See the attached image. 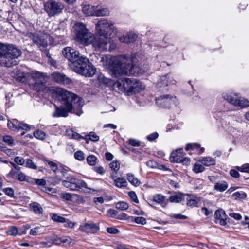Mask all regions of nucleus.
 Returning a JSON list of instances; mask_svg holds the SVG:
<instances>
[{
	"instance_id": "nucleus-6",
	"label": "nucleus",
	"mask_w": 249,
	"mask_h": 249,
	"mask_svg": "<svg viewBox=\"0 0 249 249\" xmlns=\"http://www.w3.org/2000/svg\"><path fill=\"white\" fill-rule=\"evenodd\" d=\"M74 28L77 41L85 45L92 44L93 46L95 41V36L89 32L84 24L81 22L76 23Z\"/></svg>"
},
{
	"instance_id": "nucleus-29",
	"label": "nucleus",
	"mask_w": 249,
	"mask_h": 249,
	"mask_svg": "<svg viewBox=\"0 0 249 249\" xmlns=\"http://www.w3.org/2000/svg\"><path fill=\"white\" fill-rule=\"evenodd\" d=\"M126 177L129 182L135 186H138L141 184V181L131 173L127 174Z\"/></svg>"
},
{
	"instance_id": "nucleus-54",
	"label": "nucleus",
	"mask_w": 249,
	"mask_h": 249,
	"mask_svg": "<svg viewBox=\"0 0 249 249\" xmlns=\"http://www.w3.org/2000/svg\"><path fill=\"white\" fill-rule=\"evenodd\" d=\"M107 231L110 234H116L119 233V230L114 227H108L107 229Z\"/></svg>"
},
{
	"instance_id": "nucleus-41",
	"label": "nucleus",
	"mask_w": 249,
	"mask_h": 249,
	"mask_svg": "<svg viewBox=\"0 0 249 249\" xmlns=\"http://www.w3.org/2000/svg\"><path fill=\"white\" fill-rule=\"evenodd\" d=\"M34 136L37 139L43 140L45 138V133L41 130H36L34 132Z\"/></svg>"
},
{
	"instance_id": "nucleus-40",
	"label": "nucleus",
	"mask_w": 249,
	"mask_h": 249,
	"mask_svg": "<svg viewBox=\"0 0 249 249\" xmlns=\"http://www.w3.org/2000/svg\"><path fill=\"white\" fill-rule=\"evenodd\" d=\"M25 166L34 170H36L37 166L35 165L33 160L30 159H27L25 162Z\"/></svg>"
},
{
	"instance_id": "nucleus-10",
	"label": "nucleus",
	"mask_w": 249,
	"mask_h": 249,
	"mask_svg": "<svg viewBox=\"0 0 249 249\" xmlns=\"http://www.w3.org/2000/svg\"><path fill=\"white\" fill-rule=\"evenodd\" d=\"M222 97L224 100L236 107H243L249 106V102L248 100L241 98L236 94L223 93L222 94Z\"/></svg>"
},
{
	"instance_id": "nucleus-24",
	"label": "nucleus",
	"mask_w": 249,
	"mask_h": 249,
	"mask_svg": "<svg viewBox=\"0 0 249 249\" xmlns=\"http://www.w3.org/2000/svg\"><path fill=\"white\" fill-rule=\"evenodd\" d=\"M96 6L89 4L84 5L82 7V11L87 16H95Z\"/></svg>"
},
{
	"instance_id": "nucleus-13",
	"label": "nucleus",
	"mask_w": 249,
	"mask_h": 249,
	"mask_svg": "<svg viewBox=\"0 0 249 249\" xmlns=\"http://www.w3.org/2000/svg\"><path fill=\"white\" fill-rule=\"evenodd\" d=\"M132 78H125L120 79L116 82L113 86L114 88H117L120 91H125L127 93H130L132 87Z\"/></svg>"
},
{
	"instance_id": "nucleus-12",
	"label": "nucleus",
	"mask_w": 249,
	"mask_h": 249,
	"mask_svg": "<svg viewBox=\"0 0 249 249\" xmlns=\"http://www.w3.org/2000/svg\"><path fill=\"white\" fill-rule=\"evenodd\" d=\"M157 105L161 107L168 108L173 105H176L177 99L175 96L168 94L161 95L156 99Z\"/></svg>"
},
{
	"instance_id": "nucleus-52",
	"label": "nucleus",
	"mask_w": 249,
	"mask_h": 249,
	"mask_svg": "<svg viewBox=\"0 0 249 249\" xmlns=\"http://www.w3.org/2000/svg\"><path fill=\"white\" fill-rule=\"evenodd\" d=\"M134 221L137 224H141L142 225H144L146 223V219L143 217H134Z\"/></svg>"
},
{
	"instance_id": "nucleus-50",
	"label": "nucleus",
	"mask_w": 249,
	"mask_h": 249,
	"mask_svg": "<svg viewBox=\"0 0 249 249\" xmlns=\"http://www.w3.org/2000/svg\"><path fill=\"white\" fill-rule=\"evenodd\" d=\"M14 161L15 163L18 165H23L26 162V160L24 159L23 158L17 156L15 158Z\"/></svg>"
},
{
	"instance_id": "nucleus-56",
	"label": "nucleus",
	"mask_w": 249,
	"mask_h": 249,
	"mask_svg": "<svg viewBox=\"0 0 249 249\" xmlns=\"http://www.w3.org/2000/svg\"><path fill=\"white\" fill-rule=\"evenodd\" d=\"M129 196L131 198V199L135 203H138L139 200L137 198V195L136 193L133 191H131L129 192Z\"/></svg>"
},
{
	"instance_id": "nucleus-37",
	"label": "nucleus",
	"mask_w": 249,
	"mask_h": 249,
	"mask_svg": "<svg viewBox=\"0 0 249 249\" xmlns=\"http://www.w3.org/2000/svg\"><path fill=\"white\" fill-rule=\"evenodd\" d=\"M86 140H90L91 141L96 142L99 139V137L94 132H90L88 135L85 136Z\"/></svg>"
},
{
	"instance_id": "nucleus-19",
	"label": "nucleus",
	"mask_w": 249,
	"mask_h": 249,
	"mask_svg": "<svg viewBox=\"0 0 249 249\" xmlns=\"http://www.w3.org/2000/svg\"><path fill=\"white\" fill-rule=\"evenodd\" d=\"M51 77L53 81L60 84L69 85L71 82V79L59 72L52 73Z\"/></svg>"
},
{
	"instance_id": "nucleus-22",
	"label": "nucleus",
	"mask_w": 249,
	"mask_h": 249,
	"mask_svg": "<svg viewBox=\"0 0 249 249\" xmlns=\"http://www.w3.org/2000/svg\"><path fill=\"white\" fill-rule=\"evenodd\" d=\"M138 37L136 34L129 32L126 35H123L119 37V40L123 43H130L135 41Z\"/></svg>"
},
{
	"instance_id": "nucleus-60",
	"label": "nucleus",
	"mask_w": 249,
	"mask_h": 249,
	"mask_svg": "<svg viewBox=\"0 0 249 249\" xmlns=\"http://www.w3.org/2000/svg\"><path fill=\"white\" fill-rule=\"evenodd\" d=\"M60 243L65 244V245H69L71 241V239L69 237H63L59 239Z\"/></svg>"
},
{
	"instance_id": "nucleus-49",
	"label": "nucleus",
	"mask_w": 249,
	"mask_h": 249,
	"mask_svg": "<svg viewBox=\"0 0 249 249\" xmlns=\"http://www.w3.org/2000/svg\"><path fill=\"white\" fill-rule=\"evenodd\" d=\"M146 165L151 168H157L159 165L156 161L153 160H149L146 162Z\"/></svg>"
},
{
	"instance_id": "nucleus-30",
	"label": "nucleus",
	"mask_w": 249,
	"mask_h": 249,
	"mask_svg": "<svg viewBox=\"0 0 249 249\" xmlns=\"http://www.w3.org/2000/svg\"><path fill=\"white\" fill-rule=\"evenodd\" d=\"M2 141L6 145L9 147H13L15 145L14 139L10 135H5L3 136Z\"/></svg>"
},
{
	"instance_id": "nucleus-48",
	"label": "nucleus",
	"mask_w": 249,
	"mask_h": 249,
	"mask_svg": "<svg viewBox=\"0 0 249 249\" xmlns=\"http://www.w3.org/2000/svg\"><path fill=\"white\" fill-rule=\"evenodd\" d=\"M47 163L53 172L56 173L58 170L57 164L52 161H47Z\"/></svg>"
},
{
	"instance_id": "nucleus-42",
	"label": "nucleus",
	"mask_w": 249,
	"mask_h": 249,
	"mask_svg": "<svg viewBox=\"0 0 249 249\" xmlns=\"http://www.w3.org/2000/svg\"><path fill=\"white\" fill-rule=\"evenodd\" d=\"M67 133L68 136L71 137L73 139L78 140L83 138V137L79 134L75 132H74L72 130L67 131Z\"/></svg>"
},
{
	"instance_id": "nucleus-36",
	"label": "nucleus",
	"mask_w": 249,
	"mask_h": 249,
	"mask_svg": "<svg viewBox=\"0 0 249 249\" xmlns=\"http://www.w3.org/2000/svg\"><path fill=\"white\" fill-rule=\"evenodd\" d=\"M205 169L204 166L202 164L195 163L193 170L196 173H199L203 172Z\"/></svg>"
},
{
	"instance_id": "nucleus-26",
	"label": "nucleus",
	"mask_w": 249,
	"mask_h": 249,
	"mask_svg": "<svg viewBox=\"0 0 249 249\" xmlns=\"http://www.w3.org/2000/svg\"><path fill=\"white\" fill-rule=\"evenodd\" d=\"M199 162L202 164L207 166L214 165L215 164V160L209 156L202 158L199 160Z\"/></svg>"
},
{
	"instance_id": "nucleus-58",
	"label": "nucleus",
	"mask_w": 249,
	"mask_h": 249,
	"mask_svg": "<svg viewBox=\"0 0 249 249\" xmlns=\"http://www.w3.org/2000/svg\"><path fill=\"white\" fill-rule=\"evenodd\" d=\"M159 134L157 132H154L148 135L147 136V139L150 141H153L158 137Z\"/></svg>"
},
{
	"instance_id": "nucleus-3",
	"label": "nucleus",
	"mask_w": 249,
	"mask_h": 249,
	"mask_svg": "<svg viewBox=\"0 0 249 249\" xmlns=\"http://www.w3.org/2000/svg\"><path fill=\"white\" fill-rule=\"evenodd\" d=\"M96 29L97 34L93 44L95 49L101 51L114 50L116 48V44L108 37L109 33L114 30L112 23L105 19L100 20L96 25Z\"/></svg>"
},
{
	"instance_id": "nucleus-31",
	"label": "nucleus",
	"mask_w": 249,
	"mask_h": 249,
	"mask_svg": "<svg viewBox=\"0 0 249 249\" xmlns=\"http://www.w3.org/2000/svg\"><path fill=\"white\" fill-rule=\"evenodd\" d=\"M30 207L33 211L36 214H41L43 213V208L40 204L37 202H33L30 204Z\"/></svg>"
},
{
	"instance_id": "nucleus-55",
	"label": "nucleus",
	"mask_w": 249,
	"mask_h": 249,
	"mask_svg": "<svg viewBox=\"0 0 249 249\" xmlns=\"http://www.w3.org/2000/svg\"><path fill=\"white\" fill-rule=\"evenodd\" d=\"M128 142L133 146H139L140 145V142L136 139L130 138L129 139Z\"/></svg>"
},
{
	"instance_id": "nucleus-33",
	"label": "nucleus",
	"mask_w": 249,
	"mask_h": 249,
	"mask_svg": "<svg viewBox=\"0 0 249 249\" xmlns=\"http://www.w3.org/2000/svg\"><path fill=\"white\" fill-rule=\"evenodd\" d=\"M165 199V197L161 194H156L153 196V200L157 203L162 204Z\"/></svg>"
},
{
	"instance_id": "nucleus-28",
	"label": "nucleus",
	"mask_w": 249,
	"mask_h": 249,
	"mask_svg": "<svg viewBox=\"0 0 249 249\" xmlns=\"http://www.w3.org/2000/svg\"><path fill=\"white\" fill-rule=\"evenodd\" d=\"M114 184L118 188H125L127 186L128 183L126 180L123 178H117L114 179Z\"/></svg>"
},
{
	"instance_id": "nucleus-15",
	"label": "nucleus",
	"mask_w": 249,
	"mask_h": 249,
	"mask_svg": "<svg viewBox=\"0 0 249 249\" xmlns=\"http://www.w3.org/2000/svg\"><path fill=\"white\" fill-rule=\"evenodd\" d=\"M62 52L63 56L69 60L70 63L76 61L80 57L79 52L71 47H65Z\"/></svg>"
},
{
	"instance_id": "nucleus-39",
	"label": "nucleus",
	"mask_w": 249,
	"mask_h": 249,
	"mask_svg": "<svg viewBox=\"0 0 249 249\" xmlns=\"http://www.w3.org/2000/svg\"><path fill=\"white\" fill-rule=\"evenodd\" d=\"M97 160V157L93 155H89L87 158V161L88 163L91 166H93L96 164Z\"/></svg>"
},
{
	"instance_id": "nucleus-17",
	"label": "nucleus",
	"mask_w": 249,
	"mask_h": 249,
	"mask_svg": "<svg viewBox=\"0 0 249 249\" xmlns=\"http://www.w3.org/2000/svg\"><path fill=\"white\" fill-rule=\"evenodd\" d=\"M79 230L87 233H94L99 230V227L97 224L89 221L80 225Z\"/></svg>"
},
{
	"instance_id": "nucleus-34",
	"label": "nucleus",
	"mask_w": 249,
	"mask_h": 249,
	"mask_svg": "<svg viewBox=\"0 0 249 249\" xmlns=\"http://www.w3.org/2000/svg\"><path fill=\"white\" fill-rule=\"evenodd\" d=\"M183 196L181 194H178L171 196L169 200L171 202L178 203L182 201L183 199Z\"/></svg>"
},
{
	"instance_id": "nucleus-21",
	"label": "nucleus",
	"mask_w": 249,
	"mask_h": 249,
	"mask_svg": "<svg viewBox=\"0 0 249 249\" xmlns=\"http://www.w3.org/2000/svg\"><path fill=\"white\" fill-rule=\"evenodd\" d=\"M132 87L131 88L130 93H136L140 92L145 88L144 84L136 79L132 78Z\"/></svg>"
},
{
	"instance_id": "nucleus-8",
	"label": "nucleus",
	"mask_w": 249,
	"mask_h": 249,
	"mask_svg": "<svg viewBox=\"0 0 249 249\" xmlns=\"http://www.w3.org/2000/svg\"><path fill=\"white\" fill-rule=\"evenodd\" d=\"M28 36L33 41L34 44L38 47L45 48L48 45V41L51 43L53 38L48 34L33 33L29 32L27 33Z\"/></svg>"
},
{
	"instance_id": "nucleus-16",
	"label": "nucleus",
	"mask_w": 249,
	"mask_h": 249,
	"mask_svg": "<svg viewBox=\"0 0 249 249\" xmlns=\"http://www.w3.org/2000/svg\"><path fill=\"white\" fill-rule=\"evenodd\" d=\"M183 151V148L177 149L175 151L172 152L170 157V160L172 162L177 163H183L187 165L189 163V159L183 157L181 154Z\"/></svg>"
},
{
	"instance_id": "nucleus-18",
	"label": "nucleus",
	"mask_w": 249,
	"mask_h": 249,
	"mask_svg": "<svg viewBox=\"0 0 249 249\" xmlns=\"http://www.w3.org/2000/svg\"><path fill=\"white\" fill-rule=\"evenodd\" d=\"M214 218L215 223H219L222 226H225L227 224V215L222 209H219L215 212Z\"/></svg>"
},
{
	"instance_id": "nucleus-32",
	"label": "nucleus",
	"mask_w": 249,
	"mask_h": 249,
	"mask_svg": "<svg viewBox=\"0 0 249 249\" xmlns=\"http://www.w3.org/2000/svg\"><path fill=\"white\" fill-rule=\"evenodd\" d=\"M200 201V198L196 196H192L188 199L187 204L191 207H196Z\"/></svg>"
},
{
	"instance_id": "nucleus-64",
	"label": "nucleus",
	"mask_w": 249,
	"mask_h": 249,
	"mask_svg": "<svg viewBox=\"0 0 249 249\" xmlns=\"http://www.w3.org/2000/svg\"><path fill=\"white\" fill-rule=\"evenodd\" d=\"M36 184L39 186H45L46 184V181L43 179H35Z\"/></svg>"
},
{
	"instance_id": "nucleus-35",
	"label": "nucleus",
	"mask_w": 249,
	"mask_h": 249,
	"mask_svg": "<svg viewBox=\"0 0 249 249\" xmlns=\"http://www.w3.org/2000/svg\"><path fill=\"white\" fill-rule=\"evenodd\" d=\"M52 219L56 222H59V223H65L66 222V219L64 217L61 216L60 215H58L57 214L53 213L52 215L51 216Z\"/></svg>"
},
{
	"instance_id": "nucleus-45",
	"label": "nucleus",
	"mask_w": 249,
	"mask_h": 249,
	"mask_svg": "<svg viewBox=\"0 0 249 249\" xmlns=\"http://www.w3.org/2000/svg\"><path fill=\"white\" fill-rule=\"evenodd\" d=\"M110 168L114 171H117L120 169V163L117 161H113L109 164Z\"/></svg>"
},
{
	"instance_id": "nucleus-53",
	"label": "nucleus",
	"mask_w": 249,
	"mask_h": 249,
	"mask_svg": "<svg viewBox=\"0 0 249 249\" xmlns=\"http://www.w3.org/2000/svg\"><path fill=\"white\" fill-rule=\"evenodd\" d=\"M74 196L70 193H65L62 194V198L67 201H72V197Z\"/></svg>"
},
{
	"instance_id": "nucleus-59",
	"label": "nucleus",
	"mask_w": 249,
	"mask_h": 249,
	"mask_svg": "<svg viewBox=\"0 0 249 249\" xmlns=\"http://www.w3.org/2000/svg\"><path fill=\"white\" fill-rule=\"evenodd\" d=\"M18 173L17 170H15L14 169H12L7 174V176L11 177L14 179H16L18 176Z\"/></svg>"
},
{
	"instance_id": "nucleus-44",
	"label": "nucleus",
	"mask_w": 249,
	"mask_h": 249,
	"mask_svg": "<svg viewBox=\"0 0 249 249\" xmlns=\"http://www.w3.org/2000/svg\"><path fill=\"white\" fill-rule=\"evenodd\" d=\"M2 191L8 196L10 197H13L14 196V191L10 187H7L2 189Z\"/></svg>"
},
{
	"instance_id": "nucleus-2",
	"label": "nucleus",
	"mask_w": 249,
	"mask_h": 249,
	"mask_svg": "<svg viewBox=\"0 0 249 249\" xmlns=\"http://www.w3.org/2000/svg\"><path fill=\"white\" fill-rule=\"evenodd\" d=\"M56 92L60 97L65 107H58L55 105V112L53 114L54 117H66L68 113L72 111L78 116L82 113V107L84 105V101L81 98L62 88L57 89Z\"/></svg>"
},
{
	"instance_id": "nucleus-38",
	"label": "nucleus",
	"mask_w": 249,
	"mask_h": 249,
	"mask_svg": "<svg viewBox=\"0 0 249 249\" xmlns=\"http://www.w3.org/2000/svg\"><path fill=\"white\" fill-rule=\"evenodd\" d=\"M115 206L117 209L121 210H126L129 207V205L124 201L119 202L116 204Z\"/></svg>"
},
{
	"instance_id": "nucleus-63",
	"label": "nucleus",
	"mask_w": 249,
	"mask_h": 249,
	"mask_svg": "<svg viewBox=\"0 0 249 249\" xmlns=\"http://www.w3.org/2000/svg\"><path fill=\"white\" fill-rule=\"evenodd\" d=\"M94 171L101 175H103L105 173V170L102 166L94 167Z\"/></svg>"
},
{
	"instance_id": "nucleus-57",
	"label": "nucleus",
	"mask_w": 249,
	"mask_h": 249,
	"mask_svg": "<svg viewBox=\"0 0 249 249\" xmlns=\"http://www.w3.org/2000/svg\"><path fill=\"white\" fill-rule=\"evenodd\" d=\"M26 175L23 173L20 172L18 173V176L16 179L20 181H23L26 180Z\"/></svg>"
},
{
	"instance_id": "nucleus-1",
	"label": "nucleus",
	"mask_w": 249,
	"mask_h": 249,
	"mask_svg": "<svg viewBox=\"0 0 249 249\" xmlns=\"http://www.w3.org/2000/svg\"><path fill=\"white\" fill-rule=\"evenodd\" d=\"M104 64L105 68L109 69L113 77L118 78L124 75H135L143 72L139 66L133 64L131 58L124 56L106 57Z\"/></svg>"
},
{
	"instance_id": "nucleus-5",
	"label": "nucleus",
	"mask_w": 249,
	"mask_h": 249,
	"mask_svg": "<svg viewBox=\"0 0 249 249\" xmlns=\"http://www.w3.org/2000/svg\"><path fill=\"white\" fill-rule=\"evenodd\" d=\"M69 65L75 72L86 77H92L96 72V68L86 57L81 56Z\"/></svg>"
},
{
	"instance_id": "nucleus-25",
	"label": "nucleus",
	"mask_w": 249,
	"mask_h": 249,
	"mask_svg": "<svg viewBox=\"0 0 249 249\" xmlns=\"http://www.w3.org/2000/svg\"><path fill=\"white\" fill-rule=\"evenodd\" d=\"M95 16L97 17L106 16L109 14L110 11L108 8L102 7L101 6H96Z\"/></svg>"
},
{
	"instance_id": "nucleus-7",
	"label": "nucleus",
	"mask_w": 249,
	"mask_h": 249,
	"mask_svg": "<svg viewBox=\"0 0 249 249\" xmlns=\"http://www.w3.org/2000/svg\"><path fill=\"white\" fill-rule=\"evenodd\" d=\"M62 185L71 191L83 192L89 189L83 180L75 178L72 176H67L65 180L61 181Z\"/></svg>"
},
{
	"instance_id": "nucleus-46",
	"label": "nucleus",
	"mask_w": 249,
	"mask_h": 249,
	"mask_svg": "<svg viewBox=\"0 0 249 249\" xmlns=\"http://www.w3.org/2000/svg\"><path fill=\"white\" fill-rule=\"evenodd\" d=\"M74 157L76 160L79 161H83L85 159L84 154L81 151H76L74 153Z\"/></svg>"
},
{
	"instance_id": "nucleus-11",
	"label": "nucleus",
	"mask_w": 249,
	"mask_h": 249,
	"mask_svg": "<svg viewBox=\"0 0 249 249\" xmlns=\"http://www.w3.org/2000/svg\"><path fill=\"white\" fill-rule=\"evenodd\" d=\"M44 8L46 13L51 17L61 13L64 6L61 2L50 0L45 3Z\"/></svg>"
},
{
	"instance_id": "nucleus-47",
	"label": "nucleus",
	"mask_w": 249,
	"mask_h": 249,
	"mask_svg": "<svg viewBox=\"0 0 249 249\" xmlns=\"http://www.w3.org/2000/svg\"><path fill=\"white\" fill-rule=\"evenodd\" d=\"M40 229L41 228L40 227H36L30 230V234L33 236H36L39 234H40L41 233Z\"/></svg>"
},
{
	"instance_id": "nucleus-4",
	"label": "nucleus",
	"mask_w": 249,
	"mask_h": 249,
	"mask_svg": "<svg viewBox=\"0 0 249 249\" xmlns=\"http://www.w3.org/2000/svg\"><path fill=\"white\" fill-rule=\"evenodd\" d=\"M22 54V51L16 45L0 42V66L11 68L18 65L17 59Z\"/></svg>"
},
{
	"instance_id": "nucleus-51",
	"label": "nucleus",
	"mask_w": 249,
	"mask_h": 249,
	"mask_svg": "<svg viewBox=\"0 0 249 249\" xmlns=\"http://www.w3.org/2000/svg\"><path fill=\"white\" fill-rule=\"evenodd\" d=\"M232 196L235 198H245L246 197L247 195L243 192H236L232 194Z\"/></svg>"
},
{
	"instance_id": "nucleus-62",
	"label": "nucleus",
	"mask_w": 249,
	"mask_h": 249,
	"mask_svg": "<svg viewBox=\"0 0 249 249\" xmlns=\"http://www.w3.org/2000/svg\"><path fill=\"white\" fill-rule=\"evenodd\" d=\"M8 233L11 235H16L18 234L17 228L15 227H12L8 231Z\"/></svg>"
},
{
	"instance_id": "nucleus-61",
	"label": "nucleus",
	"mask_w": 249,
	"mask_h": 249,
	"mask_svg": "<svg viewBox=\"0 0 249 249\" xmlns=\"http://www.w3.org/2000/svg\"><path fill=\"white\" fill-rule=\"evenodd\" d=\"M230 175L233 178H238L240 176V174L238 172L237 170L231 169L230 171Z\"/></svg>"
},
{
	"instance_id": "nucleus-9",
	"label": "nucleus",
	"mask_w": 249,
	"mask_h": 249,
	"mask_svg": "<svg viewBox=\"0 0 249 249\" xmlns=\"http://www.w3.org/2000/svg\"><path fill=\"white\" fill-rule=\"evenodd\" d=\"M28 78L31 84L37 91H40L43 89L46 83L45 75L44 73L34 71L28 74Z\"/></svg>"
},
{
	"instance_id": "nucleus-27",
	"label": "nucleus",
	"mask_w": 249,
	"mask_h": 249,
	"mask_svg": "<svg viewBox=\"0 0 249 249\" xmlns=\"http://www.w3.org/2000/svg\"><path fill=\"white\" fill-rule=\"evenodd\" d=\"M228 187V184L225 181H221L214 184V189L220 192H224Z\"/></svg>"
},
{
	"instance_id": "nucleus-20",
	"label": "nucleus",
	"mask_w": 249,
	"mask_h": 249,
	"mask_svg": "<svg viewBox=\"0 0 249 249\" xmlns=\"http://www.w3.org/2000/svg\"><path fill=\"white\" fill-rule=\"evenodd\" d=\"M176 81L169 74H166L161 76L157 83V86L159 88L164 87L165 86L173 85Z\"/></svg>"
},
{
	"instance_id": "nucleus-14",
	"label": "nucleus",
	"mask_w": 249,
	"mask_h": 249,
	"mask_svg": "<svg viewBox=\"0 0 249 249\" xmlns=\"http://www.w3.org/2000/svg\"><path fill=\"white\" fill-rule=\"evenodd\" d=\"M7 126L11 130L17 132L20 130L28 131L32 128V125L20 122L17 119H13L12 121L8 120Z\"/></svg>"
},
{
	"instance_id": "nucleus-43",
	"label": "nucleus",
	"mask_w": 249,
	"mask_h": 249,
	"mask_svg": "<svg viewBox=\"0 0 249 249\" xmlns=\"http://www.w3.org/2000/svg\"><path fill=\"white\" fill-rule=\"evenodd\" d=\"M235 168L241 172L249 173V164H244L241 166H236Z\"/></svg>"
},
{
	"instance_id": "nucleus-23",
	"label": "nucleus",
	"mask_w": 249,
	"mask_h": 249,
	"mask_svg": "<svg viewBox=\"0 0 249 249\" xmlns=\"http://www.w3.org/2000/svg\"><path fill=\"white\" fill-rule=\"evenodd\" d=\"M185 150L186 151L194 150L196 154H201L204 152V148L200 147V144L198 143H189L186 145Z\"/></svg>"
}]
</instances>
